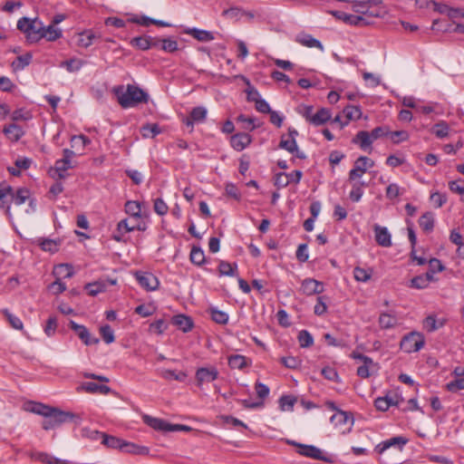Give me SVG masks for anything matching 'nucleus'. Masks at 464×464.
<instances>
[{
    "label": "nucleus",
    "mask_w": 464,
    "mask_h": 464,
    "mask_svg": "<svg viewBox=\"0 0 464 464\" xmlns=\"http://www.w3.org/2000/svg\"><path fill=\"white\" fill-rule=\"evenodd\" d=\"M118 102L124 108H131L139 103H146L148 102V94L140 88L129 84L125 89L124 86H117L113 90Z\"/></svg>",
    "instance_id": "f257e3e1"
},
{
    "label": "nucleus",
    "mask_w": 464,
    "mask_h": 464,
    "mask_svg": "<svg viewBox=\"0 0 464 464\" xmlns=\"http://www.w3.org/2000/svg\"><path fill=\"white\" fill-rule=\"evenodd\" d=\"M408 443V439L402 436L391 438L379 443V463L382 464H398L399 458H387L386 451L392 449L397 455L401 453L403 447Z\"/></svg>",
    "instance_id": "f03ea898"
},
{
    "label": "nucleus",
    "mask_w": 464,
    "mask_h": 464,
    "mask_svg": "<svg viewBox=\"0 0 464 464\" xmlns=\"http://www.w3.org/2000/svg\"><path fill=\"white\" fill-rule=\"evenodd\" d=\"M44 418V420L42 422V427L45 430H53L65 422H77L76 420H78L80 419L79 416L72 412L63 411L54 407H52L48 411V414Z\"/></svg>",
    "instance_id": "7ed1b4c3"
},
{
    "label": "nucleus",
    "mask_w": 464,
    "mask_h": 464,
    "mask_svg": "<svg viewBox=\"0 0 464 464\" xmlns=\"http://www.w3.org/2000/svg\"><path fill=\"white\" fill-rule=\"evenodd\" d=\"M425 343V338L419 332H411L406 334L401 341V349L411 353L420 351Z\"/></svg>",
    "instance_id": "20e7f679"
},
{
    "label": "nucleus",
    "mask_w": 464,
    "mask_h": 464,
    "mask_svg": "<svg viewBox=\"0 0 464 464\" xmlns=\"http://www.w3.org/2000/svg\"><path fill=\"white\" fill-rule=\"evenodd\" d=\"M374 166V161L365 156L359 157L355 161L353 168L349 172V180L356 181L361 179L369 169Z\"/></svg>",
    "instance_id": "39448f33"
},
{
    "label": "nucleus",
    "mask_w": 464,
    "mask_h": 464,
    "mask_svg": "<svg viewBox=\"0 0 464 464\" xmlns=\"http://www.w3.org/2000/svg\"><path fill=\"white\" fill-rule=\"evenodd\" d=\"M288 443L297 447V453L302 456L326 462L330 461V459L324 456V452L314 445H306L295 441H288Z\"/></svg>",
    "instance_id": "423d86ee"
},
{
    "label": "nucleus",
    "mask_w": 464,
    "mask_h": 464,
    "mask_svg": "<svg viewBox=\"0 0 464 464\" xmlns=\"http://www.w3.org/2000/svg\"><path fill=\"white\" fill-rule=\"evenodd\" d=\"M219 372L215 366L200 367L196 371L195 378L197 385L202 386L204 383H209L218 378Z\"/></svg>",
    "instance_id": "0eeeda50"
},
{
    "label": "nucleus",
    "mask_w": 464,
    "mask_h": 464,
    "mask_svg": "<svg viewBox=\"0 0 464 464\" xmlns=\"http://www.w3.org/2000/svg\"><path fill=\"white\" fill-rule=\"evenodd\" d=\"M135 277L140 285L147 291H155L159 288L158 277L150 272L138 271L135 273Z\"/></svg>",
    "instance_id": "6e6552de"
},
{
    "label": "nucleus",
    "mask_w": 464,
    "mask_h": 464,
    "mask_svg": "<svg viewBox=\"0 0 464 464\" xmlns=\"http://www.w3.org/2000/svg\"><path fill=\"white\" fill-rule=\"evenodd\" d=\"M331 422L340 428L342 433L349 431L353 424V418L346 411H338L331 417Z\"/></svg>",
    "instance_id": "1a4fd4ad"
},
{
    "label": "nucleus",
    "mask_w": 464,
    "mask_h": 464,
    "mask_svg": "<svg viewBox=\"0 0 464 464\" xmlns=\"http://www.w3.org/2000/svg\"><path fill=\"white\" fill-rule=\"evenodd\" d=\"M70 328L76 333L78 337L85 345H92L99 343V338L92 336L89 330L82 324H79L74 321H70Z\"/></svg>",
    "instance_id": "9d476101"
},
{
    "label": "nucleus",
    "mask_w": 464,
    "mask_h": 464,
    "mask_svg": "<svg viewBox=\"0 0 464 464\" xmlns=\"http://www.w3.org/2000/svg\"><path fill=\"white\" fill-rule=\"evenodd\" d=\"M299 292L307 296L321 294L324 292V285L316 279L305 278L301 282Z\"/></svg>",
    "instance_id": "9b49d317"
},
{
    "label": "nucleus",
    "mask_w": 464,
    "mask_h": 464,
    "mask_svg": "<svg viewBox=\"0 0 464 464\" xmlns=\"http://www.w3.org/2000/svg\"><path fill=\"white\" fill-rule=\"evenodd\" d=\"M207 109L202 106H198L192 109L189 115L183 120V123L190 128V131L194 130L195 123H201L207 118Z\"/></svg>",
    "instance_id": "f8f14e48"
},
{
    "label": "nucleus",
    "mask_w": 464,
    "mask_h": 464,
    "mask_svg": "<svg viewBox=\"0 0 464 464\" xmlns=\"http://www.w3.org/2000/svg\"><path fill=\"white\" fill-rule=\"evenodd\" d=\"M298 135L299 133L295 128L289 127L287 135H283L281 137L278 147L290 153H294V151L296 150V137Z\"/></svg>",
    "instance_id": "ddd939ff"
},
{
    "label": "nucleus",
    "mask_w": 464,
    "mask_h": 464,
    "mask_svg": "<svg viewBox=\"0 0 464 464\" xmlns=\"http://www.w3.org/2000/svg\"><path fill=\"white\" fill-rule=\"evenodd\" d=\"M329 13L336 19L342 20L348 24L362 25L368 24L365 18L361 15L349 14L342 11H330Z\"/></svg>",
    "instance_id": "4468645a"
},
{
    "label": "nucleus",
    "mask_w": 464,
    "mask_h": 464,
    "mask_svg": "<svg viewBox=\"0 0 464 464\" xmlns=\"http://www.w3.org/2000/svg\"><path fill=\"white\" fill-rule=\"evenodd\" d=\"M130 44L134 48L141 51H147L151 47L158 46V41L150 36H137L130 40Z\"/></svg>",
    "instance_id": "2eb2a0df"
},
{
    "label": "nucleus",
    "mask_w": 464,
    "mask_h": 464,
    "mask_svg": "<svg viewBox=\"0 0 464 464\" xmlns=\"http://www.w3.org/2000/svg\"><path fill=\"white\" fill-rule=\"evenodd\" d=\"M295 42L307 48H317L321 51H324L322 43L313 37V35L304 32H302L295 36Z\"/></svg>",
    "instance_id": "dca6fc26"
},
{
    "label": "nucleus",
    "mask_w": 464,
    "mask_h": 464,
    "mask_svg": "<svg viewBox=\"0 0 464 464\" xmlns=\"http://www.w3.org/2000/svg\"><path fill=\"white\" fill-rule=\"evenodd\" d=\"M381 137L387 138L393 143H400L408 140L409 133L406 130L389 131L382 127H379V138Z\"/></svg>",
    "instance_id": "f3484780"
},
{
    "label": "nucleus",
    "mask_w": 464,
    "mask_h": 464,
    "mask_svg": "<svg viewBox=\"0 0 464 464\" xmlns=\"http://www.w3.org/2000/svg\"><path fill=\"white\" fill-rule=\"evenodd\" d=\"M252 141V138L249 134L240 132L233 135L230 139V144L233 149L237 151L245 150Z\"/></svg>",
    "instance_id": "a211bd4d"
},
{
    "label": "nucleus",
    "mask_w": 464,
    "mask_h": 464,
    "mask_svg": "<svg viewBox=\"0 0 464 464\" xmlns=\"http://www.w3.org/2000/svg\"><path fill=\"white\" fill-rule=\"evenodd\" d=\"M183 33L186 34L191 35L192 37L197 39L198 42L206 43V42H210L215 39V36L212 32L203 30V29H198L196 27H192V28L187 27L183 30Z\"/></svg>",
    "instance_id": "6ab92c4d"
},
{
    "label": "nucleus",
    "mask_w": 464,
    "mask_h": 464,
    "mask_svg": "<svg viewBox=\"0 0 464 464\" xmlns=\"http://www.w3.org/2000/svg\"><path fill=\"white\" fill-rule=\"evenodd\" d=\"M142 420L144 423H146L148 426L154 429L155 430L169 432V429L170 423L162 419L151 417L150 415L145 414L142 416Z\"/></svg>",
    "instance_id": "aec40b11"
},
{
    "label": "nucleus",
    "mask_w": 464,
    "mask_h": 464,
    "mask_svg": "<svg viewBox=\"0 0 464 464\" xmlns=\"http://www.w3.org/2000/svg\"><path fill=\"white\" fill-rule=\"evenodd\" d=\"M142 420L144 423H146L148 426L154 429L155 430L169 432V429L170 423L162 419L151 417L150 415L145 414L142 416Z\"/></svg>",
    "instance_id": "412c9836"
},
{
    "label": "nucleus",
    "mask_w": 464,
    "mask_h": 464,
    "mask_svg": "<svg viewBox=\"0 0 464 464\" xmlns=\"http://www.w3.org/2000/svg\"><path fill=\"white\" fill-rule=\"evenodd\" d=\"M171 323L184 333L191 331L194 326L191 317L183 314L174 315Z\"/></svg>",
    "instance_id": "4be33fe9"
},
{
    "label": "nucleus",
    "mask_w": 464,
    "mask_h": 464,
    "mask_svg": "<svg viewBox=\"0 0 464 464\" xmlns=\"http://www.w3.org/2000/svg\"><path fill=\"white\" fill-rule=\"evenodd\" d=\"M63 35V32L60 28L55 27L53 24H49L47 26L42 24L41 28V39L45 38L49 42L56 41L61 38Z\"/></svg>",
    "instance_id": "5701e85b"
},
{
    "label": "nucleus",
    "mask_w": 464,
    "mask_h": 464,
    "mask_svg": "<svg viewBox=\"0 0 464 464\" xmlns=\"http://www.w3.org/2000/svg\"><path fill=\"white\" fill-rule=\"evenodd\" d=\"M41 28L42 22L37 19H33L29 25L28 32L25 34L26 40L29 43H36L41 40Z\"/></svg>",
    "instance_id": "b1692460"
},
{
    "label": "nucleus",
    "mask_w": 464,
    "mask_h": 464,
    "mask_svg": "<svg viewBox=\"0 0 464 464\" xmlns=\"http://www.w3.org/2000/svg\"><path fill=\"white\" fill-rule=\"evenodd\" d=\"M3 132L13 142L18 141L24 135L23 128L15 123L5 125L3 129Z\"/></svg>",
    "instance_id": "393cba45"
},
{
    "label": "nucleus",
    "mask_w": 464,
    "mask_h": 464,
    "mask_svg": "<svg viewBox=\"0 0 464 464\" xmlns=\"http://www.w3.org/2000/svg\"><path fill=\"white\" fill-rule=\"evenodd\" d=\"M121 451L133 455L146 456L149 455L150 449L143 445L124 440Z\"/></svg>",
    "instance_id": "a878e982"
},
{
    "label": "nucleus",
    "mask_w": 464,
    "mask_h": 464,
    "mask_svg": "<svg viewBox=\"0 0 464 464\" xmlns=\"http://www.w3.org/2000/svg\"><path fill=\"white\" fill-rule=\"evenodd\" d=\"M343 113L345 117L344 122H341V129L346 126L350 121L358 120L361 118L362 111L359 107L353 105H348L343 110Z\"/></svg>",
    "instance_id": "bb28decb"
},
{
    "label": "nucleus",
    "mask_w": 464,
    "mask_h": 464,
    "mask_svg": "<svg viewBox=\"0 0 464 464\" xmlns=\"http://www.w3.org/2000/svg\"><path fill=\"white\" fill-rule=\"evenodd\" d=\"M332 114L330 110L326 108H321L318 110L311 119V124L314 126H321L330 121Z\"/></svg>",
    "instance_id": "cd10ccee"
},
{
    "label": "nucleus",
    "mask_w": 464,
    "mask_h": 464,
    "mask_svg": "<svg viewBox=\"0 0 464 464\" xmlns=\"http://www.w3.org/2000/svg\"><path fill=\"white\" fill-rule=\"evenodd\" d=\"M32 59H33L32 53H26L23 55L16 57V59L12 62L11 67L14 72L22 71L31 63Z\"/></svg>",
    "instance_id": "c85d7f7f"
},
{
    "label": "nucleus",
    "mask_w": 464,
    "mask_h": 464,
    "mask_svg": "<svg viewBox=\"0 0 464 464\" xmlns=\"http://www.w3.org/2000/svg\"><path fill=\"white\" fill-rule=\"evenodd\" d=\"M81 390H83L90 393H101L107 394L111 391L110 387L107 385L98 384L95 382H88L82 383L80 387Z\"/></svg>",
    "instance_id": "c756f323"
},
{
    "label": "nucleus",
    "mask_w": 464,
    "mask_h": 464,
    "mask_svg": "<svg viewBox=\"0 0 464 464\" xmlns=\"http://www.w3.org/2000/svg\"><path fill=\"white\" fill-rule=\"evenodd\" d=\"M398 324V318L392 313H382L379 316V326L384 329L392 328Z\"/></svg>",
    "instance_id": "7c9ffc66"
},
{
    "label": "nucleus",
    "mask_w": 464,
    "mask_h": 464,
    "mask_svg": "<svg viewBox=\"0 0 464 464\" xmlns=\"http://www.w3.org/2000/svg\"><path fill=\"white\" fill-rule=\"evenodd\" d=\"M237 271V265L236 263H229L227 261H220L218 265V274L220 276H235Z\"/></svg>",
    "instance_id": "2f4dec72"
},
{
    "label": "nucleus",
    "mask_w": 464,
    "mask_h": 464,
    "mask_svg": "<svg viewBox=\"0 0 464 464\" xmlns=\"http://www.w3.org/2000/svg\"><path fill=\"white\" fill-rule=\"evenodd\" d=\"M189 259L195 266H202L206 261L203 249L200 246H193L189 254Z\"/></svg>",
    "instance_id": "473e14b6"
},
{
    "label": "nucleus",
    "mask_w": 464,
    "mask_h": 464,
    "mask_svg": "<svg viewBox=\"0 0 464 464\" xmlns=\"http://www.w3.org/2000/svg\"><path fill=\"white\" fill-rule=\"evenodd\" d=\"M420 227L424 232H431L434 228V215L431 212L424 213L419 219Z\"/></svg>",
    "instance_id": "72a5a7b5"
},
{
    "label": "nucleus",
    "mask_w": 464,
    "mask_h": 464,
    "mask_svg": "<svg viewBox=\"0 0 464 464\" xmlns=\"http://www.w3.org/2000/svg\"><path fill=\"white\" fill-rule=\"evenodd\" d=\"M371 138L367 131L362 130L353 139V142L358 144L362 150H366L372 144Z\"/></svg>",
    "instance_id": "f704fd0d"
},
{
    "label": "nucleus",
    "mask_w": 464,
    "mask_h": 464,
    "mask_svg": "<svg viewBox=\"0 0 464 464\" xmlns=\"http://www.w3.org/2000/svg\"><path fill=\"white\" fill-rule=\"evenodd\" d=\"M53 274L57 278H71L74 275L73 267L69 264H60L54 267Z\"/></svg>",
    "instance_id": "c9c22d12"
},
{
    "label": "nucleus",
    "mask_w": 464,
    "mask_h": 464,
    "mask_svg": "<svg viewBox=\"0 0 464 464\" xmlns=\"http://www.w3.org/2000/svg\"><path fill=\"white\" fill-rule=\"evenodd\" d=\"M107 284L104 280H99L92 283H88L85 285V289L88 291V294L92 296H95L100 293H102L106 290Z\"/></svg>",
    "instance_id": "e433bc0d"
},
{
    "label": "nucleus",
    "mask_w": 464,
    "mask_h": 464,
    "mask_svg": "<svg viewBox=\"0 0 464 464\" xmlns=\"http://www.w3.org/2000/svg\"><path fill=\"white\" fill-rule=\"evenodd\" d=\"M124 440L104 433L102 443L111 449L122 450Z\"/></svg>",
    "instance_id": "4c0bfd02"
},
{
    "label": "nucleus",
    "mask_w": 464,
    "mask_h": 464,
    "mask_svg": "<svg viewBox=\"0 0 464 464\" xmlns=\"http://www.w3.org/2000/svg\"><path fill=\"white\" fill-rule=\"evenodd\" d=\"M51 408L52 407L43 404L41 402L31 401L28 403L25 410L30 412L44 417L45 415L48 414V411H50Z\"/></svg>",
    "instance_id": "58836bf2"
},
{
    "label": "nucleus",
    "mask_w": 464,
    "mask_h": 464,
    "mask_svg": "<svg viewBox=\"0 0 464 464\" xmlns=\"http://www.w3.org/2000/svg\"><path fill=\"white\" fill-rule=\"evenodd\" d=\"M125 211L134 218L141 217V206L139 201L129 200L125 204Z\"/></svg>",
    "instance_id": "ea45409f"
},
{
    "label": "nucleus",
    "mask_w": 464,
    "mask_h": 464,
    "mask_svg": "<svg viewBox=\"0 0 464 464\" xmlns=\"http://www.w3.org/2000/svg\"><path fill=\"white\" fill-rule=\"evenodd\" d=\"M228 365L231 369L242 370L247 366L246 358L240 354L231 355L228 357Z\"/></svg>",
    "instance_id": "a19ab883"
},
{
    "label": "nucleus",
    "mask_w": 464,
    "mask_h": 464,
    "mask_svg": "<svg viewBox=\"0 0 464 464\" xmlns=\"http://www.w3.org/2000/svg\"><path fill=\"white\" fill-rule=\"evenodd\" d=\"M209 314L211 315V319L219 324H227L228 322V314L221 310H218L217 307H210Z\"/></svg>",
    "instance_id": "79ce46f5"
},
{
    "label": "nucleus",
    "mask_w": 464,
    "mask_h": 464,
    "mask_svg": "<svg viewBox=\"0 0 464 464\" xmlns=\"http://www.w3.org/2000/svg\"><path fill=\"white\" fill-rule=\"evenodd\" d=\"M353 358L355 359H360L362 361H363L364 364L358 367L357 369V374L362 377V378H367L369 376V366H368V363H372V359L364 356V355H362V354H356V353H353Z\"/></svg>",
    "instance_id": "37998d69"
},
{
    "label": "nucleus",
    "mask_w": 464,
    "mask_h": 464,
    "mask_svg": "<svg viewBox=\"0 0 464 464\" xmlns=\"http://www.w3.org/2000/svg\"><path fill=\"white\" fill-rule=\"evenodd\" d=\"M39 246L44 251L55 253L59 249V242L49 238H39Z\"/></svg>",
    "instance_id": "c03bdc74"
},
{
    "label": "nucleus",
    "mask_w": 464,
    "mask_h": 464,
    "mask_svg": "<svg viewBox=\"0 0 464 464\" xmlns=\"http://www.w3.org/2000/svg\"><path fill=\"white\" fill-rule=\"evenodd\" d=\"M13 188L11 186H7L4 188H0V208H5V214L10 218L11 211L10 206L7 204L6 198L11 195Z\"/></svg>",
    "instance_id": "a18cd8bd"
},
{
    "label": "nucleus",
    "mask_w": 464,
    "mask_h": 464,
    "mask_svg": "<svg viewBox=\"0 0 464 464\" xmlns=\"http://www.w3.org/2000/svg\"><path fill=\"white\" fill-rule=\"evenodd\" d=\"M372 275V269H365L362 267H355L353 269L354 279L358 282H367L370 280Z\"/></svg>",
    "instance_id": "49530a36"
},
{
    "label": "nucleus",
    "mask_w": 464,
    "mask_h": 464,
    "mask_svg": "<svg viewBox=\"0 0 464 464\" xmlns=\"http://www.w3.org/2000/svg\"><path fill=\"white\" fill-rule=\"evenodd\" d=\"M158 44L160 43V48L164 52L167 53H174L179 50V44L176 40L170 39V38H164L161 40H158Z\"/></svg>",
    "instance_id": "de8ad7c7"
},
{
    "label": "nucleus",
    "mask_w": 464,
    "mask_h": 464,
    "mask_svg": "<svg viewBox=\"0 0 464 464\" xmlns=\"http://www.w3.org/2000/svg\"><path fill=\"white\" fill-rule=\"evenodd\" d=\"M160 375L162 378H164L165 380H168V381L176 380L179 382H184L187 378L186 372H176L175 371L169 370V369L162 370Z\"/></svg>",
    "instance_id": "09e8293b"
},
{
    "label": "nucleus",
    "mask_w": 464,
    "mask_h": 464,
    "mask_svg": "<svg viewBox=\"0 0 464 464\" xmlns=\"http://www.w3.org/2000/svg\"><path fill=\"white\" fill-rule=\"evenodd\" d=\"M3 314L5 316L7 321L9 322L10 325L15 329V330H22L24 327L23 322L21 319L12 313L9 312L8 309H3L2 310Z\"/></svg>",
    "instance_id": "8fccbe9b"
},
{
    "label": "nucleus",
    "mask_w": 464,
    "mask_h": 464,
    "mask_svg": "<svg viewBox=\"0 0 464 464\" xmlns=\"http://www.w3.org/2000/svg\"><path fill=\"white\" fill-rule=\"evenodd\" d=\"M11 195L13 198V202L15 205L20 206V205L24 204L26 201V199L29 198L30 192L25 188H20L16 190V192L14 194L12 193Z\"/></svg>",
    "instance_id": "3c124183"
},
{
    "label": "nucleus",
    "mask_w": 464,
    "mask_h": 464,
    "mask_svg": "<svg viewBox=\"0 0 464 464\" xmlns=\"http://www.w3.org/2000/svg\"><path fill=\"white\" fill-rule=\"evenodd\" d=\"M141 134L143 138H154L158 134L160 133V129L158 126V124L152 123V124H146L141 127Z\"/></svg>",
    "instance_id": "603ef678"
},
{
    "label": "nucleus",
    "mask_w": 464,
    "mask_h": 464,
    "mask_svg": "<svg viewBox=\"0 0 464 464\" xmlns=\"http://www.w3.org/2000/svg\"><path fill=\"white\" fill-rule=\"evenodd\" d=\"M297 339L302 348H308L314 344V338L307 330L300 331Z\"/></svg>",
    "instance_id": "864d4df0"
},
{
    "label": "nucleus",
    "mask_w": 464,
    "mask_h": 464,
    "mask_svg": "<svg viewBox=\"0 0 464 464\" xmlns=\"http://www.w3.org/2000/svg\"><path fill=\"white\" fill-rule=\"evenodd\" d=\"M296 402L293 395H283L279 399V406L282 411H292Z\"/></svg>",
    "instance_id": "5fc2aeb1"
},
{
    "label": "nucleus",
    "mask_w": 464,
    "mask_h": 464,
    "mask_svg": "<svg viewBox=\"0 0 464 464\" xmlns=\"http://www.w3.org/2000/svg\"><path fill=\"white\" fill-rule=\"evenodd\" d=\"M379 246L384 247L392 246V236L385 227L379 226Z\"/></svg>",
    "instance_id": "6e6d98bb"
},
{
    "label": "nucleus",
    "mask_w": 464,
    "mask_h": 464,
    "mask_svg": "<svg viewBox=\"0 0 464 464\" xmlns=\"http://www.w3.org/2000/svg\"><path fill=\"white\" fill-rule=\"evenodd\" d=\"M83 64H84L83 61H82L80 59L72 58V59L66 60V61L63 62L61 66L65 67L68 72H72L79 71L82 67Z\"/></svg>",
    "instance_id": "4d7b16f0"
},
{
    "label": "nucleus",
    "mask_w": 464,
    "mask_h": 464,
    "mask_svg": "<svg viewBox=\"0 0 464 464\" xmlns=\"http://www.w3.org/2000/svg\"><path fill=\"white\" fill-rule=\"evenodd\" d=\"M55 171L60 179L66 177V171L72 168V163L63 160H58L55 161Z\"/></svg>",
    "instance_id": "13d9d810"
},
{
    "label": "nucleus",
    "mask_w": 464,
    "mask_h": 464,
    "mask_svg": "<svg viewBox=\"0 0 464 464\" xmlns=\"http://www.w3.org/2000/svg\"><path fill=\"white\" fill-rule=\"evenodd\" d=\"M449 130V125L445 121H440L432 127L431 131L436 137L442 139L448 136Z\"/></svg>",
    "instance_id": "bf43d9fd"
},
{
    "label": "nucleus",
    "mask_w": 464,
    "mask_h": 464,
    "mask_svg": "<svg viewBox=\"0 0 464 464\" xmlns=\"http://www.w3.org/2000/svg\"><path fill=\"white\" fill-rule=\"evenodd\" d=\"M327 300H328V297L325 295L317 297L316 304L314 307V313L316 315L321 316L327 312V304H326Z\"/></svg>",
    "instance_id": "052dcab7"
},
{
    "label": "nucleus",
    "mask_w": 464,
    "mask_h": 464,
    "mask_svg": "<svg viewBox=\"0 0 464 464\" xmlns=\"http://www.w3.org/2000/svg\"><path fill=\"white\" fill-rule=\"evenodd\" d=\"M464 180L459 179L449 182V188L453 192L460 196L461 201H464Z\"/></svg>",
    "instance_id": "680f3d73"
},
{
    "label": "nucleus",
    "mask_w": 464,
    "mask_h": 464,
    "mask_svg": "<svg viewBox=\"0 0 464 464\" xmlns=\"http://www.w3.org/2000/svg\"><path fill=\"white\" fill-rule=\"evenodd\" d=\"M95 35L91 32H83L79 34L78 45L81 47L87 48L92 44Z\"/></svg>",
    "instance_id": "e2e57ef3"
},
{
    "label": "nucleus",
    "mask_w": 464,
    "mask_h": 464,
    "mask_svg": "<svg viewBox=\"0 0 464 464\" xmlns=\"http://www.w3.org/2000/svg\"><path fill=\"white\" fill-rule=\"evenodd\" d=\"M81 435L82 438H86L91 440H98L100 439L102 440L104 433L96 430H92L90 428L84 427L81 430Z\"/></svg>",
    "instance_id": "0e129e2a"
},
{
    "label": "nucleus",
    "mask_w": 464,
    "mask_h": 464,
    "mask_svg": "<svg viewBox=\"0 0 464 464\" xmlns=\"http://www.w3.org/2000/svg\"><path fill=\"white\" fill-rule=\"evenodd\" d=\"M100 334L106 343H111L115 340L114 332L109 324L101 326Z\"/></svg>",
    "instance_id": "69168bd1"
},
{
    "label": "nucleus",
    "mask_w": 464,
    "mask_h": 464,
    "mask_svg": "<svg viewBox=\"0 0 464 464\" xmlns=\"http://www.w3.org/2000/svg\"><path fill=\"white\" fill-rule=\"evenodd\" d=\"M382 398H385L387 401L390 402L392 406L400 407L401 402L404 401V398L401 394H399L397 392H389Z\"/></svg>",
    "instance_id": "338daca9"
},
{
    "label": "nucleus",
    "mask_w": 464,
    "mask_h": 464,
    "mask_svg": "<svg viewBox=\"0 0 464 464\" xmlns=\"http://www.w3.org/2000/svg\"><path fill=\"white\" fill-rule=\"evenodd\" d=\"M32 117L33 116L30 111H25L24 109H18V110H15L14 111H13L11 119L14 121H26L31 120Z\"/></svg>",
    "instance_id": "774afa93"
}]
</instances>
